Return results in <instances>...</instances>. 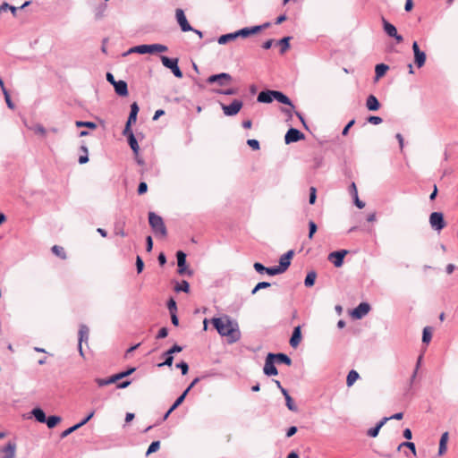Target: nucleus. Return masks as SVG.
<instances>
[{"label":"nucleus","instance_id":"nucleus-62","mask_svg":"<svg viewBox=\"0 0 458 458\" xmlns=\"http://www.w3.org/2000/svg\"><path fill=\"white\" fill-rule=\"evenodd\" d=\"M168 335V330L166 327H162L157 333V338L161 339L166 337Z\"/></svg>","mask_w":458,"mask_h":458},{"label":"nucleus","instance_id":"nucleus-14","mask_svg":"<svg viewBox=\"0 0 458 458\" xmlns=\"http://www.w3.org/2000/svg\"><path fill=\"white\" fill-rule=\"evenodd\" d=\"M89 329L86 325H81L79 329V344H78V350L81 356H84L83 350H82V343L89 341Z\"/></svg>","mask_w":458,"mask_h":458},{"label":"nucleus","instance_id":"nucleus-11","mask_svg":"<svg viewBox=\"0 0 458 458\" xmlns=\"http://www.w3.org/2000/svg\"><path fill=\"white\" fill-rule=\"evenodd\" d=\"M304 138V134L298 129L290 128L284 136V141L286 144H290L303 140Z\"/></svg>","mask_w":458,"mask_h":458},{"label":"nucleus","instance_id":"nucleus-53","mask_svg":"<svg viewBox=\"0 0 458 458\" xmlns=\"http://www.w3.org/2000/svg\"><path fill=\"white\" fill-rule=\"evenodd\" d=\"M176 367L182 370V375H186L189 370V366L186 362L181 361L176 364Z\"/></svg>","mask_w":458,"mask_h":458},{"label":"nucleus","instance_id":"nucleus-56","mask_svg":"<svg viewBox=\"0 0 458 458\" xmlns=\"http://www.w3.org/2000/svg\"><path fill=\"white\" fill-rule=\"evenodd\" d=\"M136 267H137V272L139 274L142 272L143 267H144V263H143L142 259L140 256H137V258H136Z\"/></svg>","mask_w":458,"mask_h":458},{"label":"nucleus","instance_id":"nucleus-19","mask_svg":"<svg viewBox=\"0 0 458 458\" xmlns=\"http://www.w3.org/2000/svg\"><path fill=\"white\" fill-rule=\"evenodd\" d=\"M253 267L254 269L258 272V273H267L268 274L269 276H276V275H279V269H276V267H264L261 263L259 262H256L254 263L253 265Z\"/></svg>","mask_w":458,"mask_h":458},{"label":"nucleus","instance_id":"nucleus-22","mask_svg":"<svg viewBox=\"0 0 458 458\" xmlns=\"http://www.w3.org/2000/svg\"><path fill=\"white\" fill-rule=\"evenodd\" d=\"M301 340V327L298 326V327H294V329H293L292 337L290 339V345L293 348H296L300 344Z\"/></svg>","mask_w":458,"mask_h":458},{"label":"nucleus","instance_id":"nucleus-46","mask_svg":"<svg viewBox=\"0 0 458 458\" xmlns=\"http://www.w3.org/2000/svg\"><path fill=\"white\" fill-rule=\"evenodd\" d=\"M270 283L268 282H260L256 284V286L252 289L251 294H255L258 291L265 288H268L270 286Z\"/></svg>","mask_w":458,"mask_h":458},{"label":"nucleus","instance_id":"nucleus-57","mask_svg":"<svg viewBox=\"0 0 458 458\" xmlns=\"http://www.w3.org/2000/svg\"><path fill=\"white\" fill-rule=\"evenodd\" d=\"M33 131L36 132V133H38L42 136H45L46 133H47V131L46 129L41 125V124H36L34 127H33Z\"/></svg>","mask_w":458,"mask_h":458},{"label":"nucleus","instance_id":"nucleus-44","mask_svg":"<svg viewBox=\"0 0 458 458\" xmlns=\"http://www.w3.org/2000/svg\"><path fill=\"white\" fill-rule=\"evenodd\" d=\"M175 291L188 293L190 291L189 283L185 280L182 281V283L175 287Z\"/></svg>","mask_w":458,"mask_h":458},{"label":"nucleus","instance_id":"nucleus-33","mask_svg":"<svg viewBox=\"0 0 458 458\" xmlns=\"http://www.w3.org/2000/svg\"><path fill=\"white\" fill-rule=\"evenodd\" d=\"M388 69H389L388 65H386L385 64H377L376 68H375L376 79L377 80V79L383 77Z\"/></svg>","mask_w":458,"mask_h":458},{"label":"nucleus","instance_id":"nucleus-28","mask_svg":"<svg viewBox=\"0 0 458 458\" xmlns=\"http://www.w3.org/2000/svg\"><path fill=\"white\" fill-rule=\"evenodd\" d=\"M139 113V106L136 102L131 105V112L127 123H132L136 122L137 114Z\"/></svg>","mask_w":458,"mask_h":458},{"label":"nucleus","instance_id":"nucleus-49","mask_svg":"<svg viewBox=\"0 0 458 458\" xmlns=\"http://www.w3.org/2000/svg\"><path fill=\"white\" fill-rule=\"evenodd\" d=\"M167 308L169 310L170 313H176L177 312V306L175 301L171 298L167 302Z\"/></svg>","mask_w":458,"mask_h":458},{"label":"nucleus","instance_id":"nucleus-38","mask_svg":"<svg viewBox=\"0 0 458 458\" xmlns=\"http://www.w3.org/2000/svg\"><path fill=\"white\" fill-rule=\"evenodd\" d=\"M431 338H432L431 328L429 327H424L423 334H422V342L424 344H428L431 341Z\"/></svg>","mask_w":458,"mask_h":458},{"label":"nucleus","instance_id":"nucleus-2","mask_svg":"<svg viewBox=\"0 0 458 458\" xmlns=\"http://www.w3.org/2000/svg\"><path fill=\"white\" fill-rule=\"evenodd\" d=\"M168 50L167 47L161 44H152V45H140L130 48L127 52L123 54V55H127L131 53L138 54H154V53H163Z\"/></svg>","mask_w":458,"mask_h":458},{"label":"nucleus","instance_id":"nucleus-39","mask_svg":"<svg viewBox=\"0 0 458 458\" xmlns=\"http://www.w3.org/2000/svg\"><path fill=\"white\" fill-rule=\"evenodd\" d=\"M290 39H291L290 37H284L278 41V44L281 47V49H280L281 54H284L290 47V45H289Z\"/></svg>","mask_w":458,"mask_h":458},{"label":"nucleus","instance_id":"nucleus-43","mask_svg":"<svg viewBox=\"0 0 458 458\" xmlns=\"http://www.w3.org/2000/svg\"><path fill=\"white\" fill-rule=\"evenodd\" d=\"M160 448V442L159 441H154L150 444L148 446L146 455H149L152 453L157 452Z\"/></svg>","mask_w":458,"mask_h":458},{"label":"nucleus","instance_id":"nucleus-1","mask_svg":"<svg viewBox=\"0 0 458 458\" xmlns=\"http://www.w3.org/2000/svg\"><path fill=\"white\" fill-rule=\"evenodd\" d=\"M212 324L222 336H226L229 344L236 343L241 338V332L237 322L228 316L212 318Z\"/></svg>","mask_w":458,"mask_h":458},{"label":"nucleus","instance_id":"nucleus-64","mask_svg":"<svg viewBox=\"0 0 458 458\" xmlns=\"http://www.w3.org/2000/svg\"><path fill=\"white\" fill-rule=\"evenodd\" d=\"M355 123V120L352 119L347 124L346 126L344 128L343 131H342V134L344 136H346L348 134V131L350 130V128Z\"/></svg>","mask_w":458,"mask_h":458},{"label":"nucleus","instance_id":"nucleus-6","mask_svg":"<svg viewBox=\"0 0 458 458\" xmlns=\"http://www.w3.org/2000/svg\"><path fill=\"white\" fill-rule=\"evenodd\" d=\"M430 226L436 231H441L446 225L444 215L441 212H433L429 216Z\"/></svg>","mask_w":458,"mask_h":458},{"label":"nucleus","instance_id":"nucleus-63","mask_svg":"<svg viewBox=\"0 0 458 458\" xmlns=\"http://www.w3.org/2000/svg\"><path fill=\"white\" fill-rule=\"evenodd\" d=\"M95 414V411H91L88 416H85V419H83L81 422H79L78 424L80 425V427H82L83 425H85Z\"/></svg>","mask_w":458,"mask_h":458},{"label":"nucleus","instance_id":"nucleus-52","mask_svg":"<svg viewBox=\"0 0 458 458\" xmlns=\"http://www.w3.org/2000/svg\"><path fill=\"white\" fill-rule=\"evenodd\" d=\"M135 371V368H131L126 371H123V372H120V373H117L115 374L116 375V377H117V380H120L129 375H131L132 372Z\"/></svg>","mask_w":458,"mask_h":458},{"label":"nucleus","instance_id":"nucleus-37","mask_svg":"<svg viewBox=\"0 0 458 458\" xmlns=\"http://www.w3.org/2000/svg\"><path fill=\"white\" fill-rule=\"evenodd\" d=\"M190 391V387H188L174 403V404L170 408V411L175 410L185 399L188 392Z\"/></svg>","mask_w":458,"mask_h":458},{"label":"nucleus","instance_id":"nucleus-36","mask_svg":"<svg viewBox=\"0 0 458 458\" xmlns=\"http://www.w3.org/2000/svg\"><path fill=\"white\" fill-rule=\"evenodd\" d=\"M61 420L62 419L59 416H49L47 418L45 423H47L49 428H53L61 421Z\"/></svg>","mask_w":458,"mask_h":458},{"label":"nucleus","instance_id":"nucleus-17","mask_svg":"<svg viewBox=\"0 0 458 458\" xmlns=\"http://www.w3.org/2000/svg\"><path fill=\"white\" fill-rule=\"evenodd\" d=\"M370 310V306L367 302H361L360 303L352 312V316L354 318L360 319L364 316H366L369 311Z\"/></svg>","mask_w":458,"mask_h":458},{"label":"nucleus","instance_id":"nucleus-31","mask_svg":"<svg viewBox=\"0 0 458 458\" xmlns=\"http://www.w3.org/2000/svg\"><path fill=\"white\" fill-rule=\"evenodd\" d=\"M359 377H360L359 373L356 370L352 369L347 375V378H346L347 386H349V387L352 386L357 381V379Z\"/></svg>","mask_w":458,"mask_h":458},{"label":"nucleus","instance_id":"nucleus-3","mask_svg":"<svg viewBox=\"0 0 458 458\" xmlns=\"http://www.w3.org/2000/svg\"><path fill=\"white\" fill-rule=\"evenodd\" d=\"M148 222L151 226L153 232L156 234H160L162 237H165L167 234L166 227L163 221V218L155 214L154 212L148 213Z\"/></svg>","mask_w":458,"mask_h":458},{"label":"nucleus","instance_id":"nucleus-26","mask_svg":"<svg viewBox=\"0 0 458 458\" xmlns=\"http://www.w3.org/2000/svg\"><path fill=\"white\" fill-rule=\"evenodd\" d=\"M282 394L284 396L285 399V404L287 408L292 411H297L298 408L294 404L293 398L289 394L288 391L285 388H282Z\"/></svg>","mask_w":458,"mask_h":458},{"label":"nucleus","instance_id":"nucleus-55","mask_svg":"<svg viewBox=\"0 0 458 458\" xmlns=\"http://www.w3.org/2000/svg\"><path fill=\"white\" fill-rule=\"evenodd\" d=\"M182 351V347L178 345V344H174V346H172L168 351L165 352V354H174V353H176V352H180Z\"/></svg>","mask_w":458,"mask_h":458},{"label":"nucleus","instance_id":"nucleus-42","mask_svg":"<svg viewBox=\"0 0 458 458\" xmlns=\"http://www.w3.org/2000/svg\"><path fill=\"white\" fill-rule=\"evenodd\" d=\"M406 447V449H410L413 454H416V447L414 443L412 442H403L398 445V450H401V448Z\"/></svg>","mask_w":458,"mask_h":458},{"label":"nucleus","instance_id":"nucleus-10","mask_svg":"<svg viewBox=\"0 0 458 458\" xmlns=\"http://www.w3.org/2000/svg\"><path fill=\"white\" fill-rule=\"evenodd\" d=\"M232 81V76L229 73L222 72L219 74H214L207 79L208 83L217 82L220 86H225Z\"/></svg>","mask_w":458,"mask_h":458},{"label":"nucleus","instance_id":"nucleus-24","mask_svg":"<svg viewBox=\"0 0 458 458\" xmlns=\"http://www.w3.org/2000/svg\"><path fill=\"white\" fill-rule=\"evenodd\" d=\"M274 99H276L279 103L290 106L292 109L294 108V106L293 105L291 99L281 91L274 90Z\"/></svg>","mask_w":458,"mask_h":458},{"label":"nucleus","instance_id":"nucleus-41","mask_svg":"<svg viewBox=\"0 0 458 458\" xmlns=\"http://www.w3.org/2000/svg\"><path fill=\"white\" fill-rule=\"evenodd\" d=\"M128 140H129V144H130V147L132 149V151L135 154H138L140 148H139V144H138L137 140L134 137V135H131L130 138L128 139Z\"/></svg>","mask_w":458,"mask_h":458},{"label":"nucleus","instance_id":"nucleus-60","mask_svg":"<svg viewBox=\"0 0 458 458\" xmlns=\"http://www.w3.org/2000/svg\"><path fill=\"white\" fill-rule=\"evenodd\" d=\"M131 123H126L125 128H124V130L123 131V134L124 136H127L128 139L130 138L131 135H134L132 131H131Z\"/></svg>","mask_w":458,"mask_h":458},{"label":"nucleus","instance_id":"nucleus-9","mask_svg":"<svg viewBox=\"0 0 458 458\" xmlns=\"http://www.w3.org/2000/svg\"><path fill=\"white\" fill-rule=\"evenodd\" d=\"M263 371L265 375L270 377V376H276L277 375L278 371L277 369L275 366V360H274V353H268L266 360Z\"/></svg>","mask_w":458,"mask_h":458},{"label":"nucleus","instance_id":"nucleus-48","mask_svg":"<svg viewBox=\"0 0 458 458\" xmlns=\"http://www.w3.org/2000/svg\"><path fill=\"white\" fill-rule=\"evenodd\" d=\"M4 99H5V102H6V105L7 106L10 108V109H14L15 106L14 104L13 103L12 99H11V97L9 95V92L7 89H4Z\"/></svg>","mask_w":458,"mask_h":458},{"label":"nucleus","instance_id":"nucleus-30","mask_svg":"<svg viewBox=\"0 0 458 458\" xmlns=\"http://www.w3.org/2000/svg\"><path fill=\"white\" fill-rule=\"evenodd\" d=\"M274 360H276L278 363H284L287 366L292 364V360L284 353H274Z\"/></svg>","mask_w":458,"mask_h":458},{"label":"nucleus","instance_id":"nucleus-12","mask_svg":"<svg viewBox=\"0 0 458 458\" xmlns=\"http://www.w3.org/2000/svg\"><path fill=\"white\" fill-rule=\"evenodd\" d=\"M175 17L178 24L180 25L183 32L193 30V28L189 24L182 9H176Z\"/></svg>","mask_w":458,"mask_h":458},{"label":"nucleus","instance_id":"nucleus-7","mask_svg":"<svg viewBox=\"0 0 458 458\" xmlns=\"http://www.w3.org/2000/svg\"><path fill=\"white\" fill-rule=\"evenodd\" d=\"M242 101L239 99H234L230 105H221L224 114L227 116H233L237 114L242 109Z\"/></svg>","mask_w":458,"mask_h":458},{"label":"nucleus","instance_id":"nucleus-50","mask_svg":"<svg viewBox=\"0 0 458 458\" xmlns=\"http://www.w3.org/2000/svg\"><path fill=\"white\" fill-rule=\"evenodd\" d=\"M309 229H310L309 238L312 239L314 233L317 232V229H318L317 225H316V223L314 221H310L309 222Z\"/></svg>","mask_w":458,"mask_h":458},{"label":"nucleus","instance_id":"nucleus-15","mask_svg":"<svg viewBox=\"0 0 458 458\" xmlns=\"http://www.w3.org/2000/svg\"><path fill=\"white\" fill-rule=\"evenodd\" d=\"M412 50L414 54V60L416 65L419 68L422 67L426 62V54L420 49L419 45L416 41H414L412 44Z\"/></svg>","mask_w":458,"mask_h":458},{"label":"nucleus","instance_id":"nucleus-16","mask_svg":"<svg viewBox=\"0 0 458 458\" xmlns=\"http://www.w3.org/2000/svg\"><path fill=\"white\" fill-rule=\"evenodd\" d=\"M346 254L347 250H345L334 251L328 255V259L334 264L335 267H340L344 263V258Z\"/></svg>","mask_w":458,"mask_h":458},{"label":"nucleus","instance_id":"nucleus-47","mask_svg":"<svg viewBox=\"0 0 458 458\" xmlns=\"http://www.w3.org/2000/svg\"><path fill=\"white\" fill-rule=\"evenodd\" d=\"M80 428L81 427L78 423L72 427H70L69 428L65 429L64 431H63L61 433V437L64 438V437H68L70 434H72V432H74L75 430H77Z\"/></svg>","mask_w":458,"mask_h":458},{"label":"nucleus","instance_id":"nucleus-25","mask_svg":"<svg viewBox=\"0 0 458 458\" xmlns=\"http://www.w3.org/2000/svg\"><path fill=\"white\" fill-rule=\"evenodd\" d=\"M366 106L369 111H377L380 104L374 95H369L366 100Z\"/></svg>","mask_w":458,"mask_h":458},{"label":"nucleus","instance_id":"nucleus-4","mask_svg":"<svg viewBox=\"0 0 458 458\" xmlns=\"http://www.w3.org/2000/svg\"><path fill=\"white\" fill-rule=\"evenodd\" d=\"M161 62L163 65L172 71L174 75L177 78H182V72L178 66L177 58H169L165 55H161Z\"/></svg>","mask_w":458,"mask_h":458},{"label":"nucleus","instance_id":"nucleus-5","mask_svg":"<svg viewBox=\"0 0 458 458\" xmlns=\"http://www.w3.org/2000/svg\"><path fill=\"white\" fill-rule=\"evenodd\" d=\"M269 26H270V23L266 22L262 25H258V26H253V27H245V28H242V29L235 31V35H237V38H239V37L247 38L250 35H254V34L260 32L264 29L268 28Z\"/></svg>","mask_w":458,"mask_h":458},{"label":"nucleus","instance_id":"nucleus-58","mask_svg":"<svg viewBox=\"0 0 458 458\" xmlns=\"http://www.w3.org/2000/svg\"><path fill=\"white\" fill-rule=\"evenodd\" d=\"M382 118L379 116H369L368 122L371 124L377 125L382 123Z\"/></svg>","mask_w":458,"mask_h":458},{"label":"nucleus","instance_id":"nucleus-13","mask_svg":"<svg viewBox=\"0 0 458 458\" xmlns=\"http://www.w3.org/2000/svg\"><path fill=\"white\" fill-rule=\"evenodd\" d=\"M294 252L293 250H288L286 253H284L283 256H281L279 259V266H276V269H279V274L284 273L287 270L291 264V259L293 256Z\"/></svg>","mask_w":458,"mask_h":458},{"label":"nucleus","instance_id":"nucleus-23","mask_svg":"<svg viewBox=\"0 0 458 458\" xmlns=\"http://www.w3.org/2000/svg\"><path fill=\"white\" fill-rule=\"evenodd\" d=\"M113 86L117 95L121 97H126L128 95V87L124 81H118Z\"/></svg>","mask_w":458,"mask_h":458},{"label":"nucleus","instance_id":"nucleus-45","mask_svg":"<svg viewBox=\"0 0 458 458\" xmlns=\"http://www.w3.org/2000/svg\"><path fill=\"white\" fill-rule=\"evenodd\" d=\"M77 127H87L89 129H96L97 124L93 122H82V121H77L75 123Z\"/></svg>","mask_w":458,"mask_h":458},{"label":"nucleus","instance_id":"nucleus-59","mask_svg":"<svg viewBox=\"0 0 458 458\" xmlns=\"http://www.w3.org/2000/svg\"><path fill=\"white\" fill-rule=\"evenodd\" d=\"M147 191H148V185H147V183H146V182H141L139 184V187H138V193H139L140 195H141V194L146 193V192H147Z\"/></svg>","mask_w":458,"mask_h":458},{"label":"nucleus","instance_id":"nucleus-51","mask_svg":"<svg viewBox=\"0 0 458 458\" xmlns=\"http://www.w3.org/2000/svg\"><path fill=\"white\" fill-rule=\"evenodd\" d=\"M164 355L165 356V360L163 363H160L158 364L159 367L161 366H172L173 364V361H174V357L172 354H165V352L164 353Z\"/></svg>","mask_w":458,"mask_h":458},{"label":"nucleus","instance_id":"nucleus-32","mask_svg":"<svg viewBox=\"0 0 458 458\" xmlns=\"http://www.w3.org/2000/svg\"><path fill=\"white\" fill-rule=\"evenodd\" d=\"M116 375H113L108 378H97L96 382L99 386H105L113 383L117 382Z\"/></svg>","mask_w":458,"mask_h":458},{"label":"nucleus","instance_id":"nucleus-34","mask_svg":"<svg viewBox=\"0 0 458 458\" xmlns=\"http://www.w3.org/2000/svg\"><path fill=\"white\" fill-rule=\"evenodd\" d=\"M317 278V274L315 271H310L307 274L306 278L304 280V284L306 287H311L315 284V280Z\"/></svg>","mask_w":458,"mask_h":458},{"label":"nucleus","instance_id":"nucleus-8","mask_svg":"<svg viewBox=\"0 0 458 458\" xmlns=\"http://www.w3.org/2000/svg\"><path fill=\"white\" fill-rule=\"evenodd\" d=\"M384 31L391 38H394L397 43H401L403 40V36L397 33L396 28L385 18H382Z\"/></svg>","mask_w":458,"mask_h":458},{"label":"nucleus","instance_id":"nucleus-54","mask_svg":"<svg viewBox=\"0 0 458 458\" xmlns=\"http://www.w3.org/2000/svg\"><path fill=\"white\" fill-rule=\"evenodd\" d=\"M247 144L254 150L259 149V142L257 140L250 139L247 140Z\"/></svg>","mask_w":458,"mask_h":458},{"label":"nucleus","instance_id":"nucleus-61","mask_svg":"<svg viewBox=\"0 0 458 458\" xmlns=\"http://www.w3.org/2000/svg\"><path fill=\"white\" fill-rule=\"evenodd\" d=\"M316 198H317V196H316V188L311 187L310 188V199H309L310 204H311V205L314 204L315 201H316Z\"/></svg>","mask_w":458,"mask_h":458},{"label":"nucleus","instance_id":"nucleus-27","mask_svg":"<svg viewBox=\"0 0 458 458\" xmlns=\"http://www.w3.org/2000/svg\"><path fill=\"white\" fill-rule=\"evenodd\" d=\"M388 420V418H383L374 428H371L368 430V436L371 437H377L380 428L384 426V424Z\"/></svg>","mask_w":458,"mask_h":458},{"label":"nucleus","instance_id":"nucleus-18","mask_svg":"<svg viewBox=\"0 0 458 458\" xmlns=\"http://www.w3.org/2000/svg\"><path fill=\"white\" fill-rule=\"evenodd\" d=\"M16 452V444L8 442L5 446L0 449V458H14Z\"/></svg>","mask_w":458,"mask_h":458},{"label":"nucleus","instance_id":"nucleus-40","mask_svg":"<svg viewBox=\"0 0 458 458\" xmlns=\"http://www.w3.org/2000/svg\"><path fill=\"white\" fill-rule=\"evenodd\" d=\"M52 252L60 257L61 259H66V255H65V252H64V250L63 247L61 246H58V245H55L52 247Z\"/></svg>","mask_w":458,"mask_h":458},{"label":"nucleus","instance_id":"nucleus-20","mask_svg":"<svg viewBox=\"0 0 458 458\" xmlns=\"http://www.w3.org/2000/svg\"><path fill=\"white\" fill-rule=\"evenodd\" d=\"M177 258V265H178V273L180 275H183L186 271V254L179 250L176 253Z\"/></svg>","mask_w":458,"mask_h":458},{"label":"nucleus","instance_id":"nucleus-29","mask_svg":"<svg viewBox=\"0 0 458 458\" xmlns=\"http://www.w3.org/2000/svg\"><path fill=\"white\" fill-rule=\"evenodd\" d=\"M34 418L40 423H45L47 417L44 411L40 408H34L31 411Z\"/></svg>","mask_w":458,"mask_h":458},{"label":"nucleus","instance_id":"nucleus-35","mask_svg":"<svg viewBox=\"0 0 458 458\" xmlns=\"http://www.w3.org/2000/svg\"><path fill=\"white\" fill-rule=\"evenodd\" d=\"M236 38H237V35H235V32H233V33L222 35L221 37L218 38L217 42L220 45H224V44H226L227 42L234 40Z\"/></svg>","mask_w":458,"mask_h":458},{"label":"nucleus","instance_id":"nucleus-21","mask_svg":"<svg viewBox=\"0 0 458 458\" xmlns=\"http://www.w3.org/2000/svg\"><path fill=\"white\" fill-rule=\"evenodd\" d=\"M258 102L260 103H271L274 100V90H263L257 98Z\"/></svg>","mask_w":458,"mask_h":458}]
</instances>
